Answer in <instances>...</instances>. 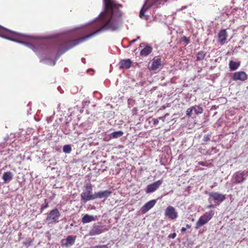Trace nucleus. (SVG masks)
<instances>
[{
	"instance_id": "b1692460",
	"label": "nucleus",
	"mask_w": 248,
	"mask_h": 248,
	"mask_svg": "<svg viewBox=\"0 0 248 248\" xmlns=\"http://www.w3.org/2000/svg\"><path fill=\"white\" fill-rule=\"evenodd\" d=\"M123 135V132L121 131H118L112 132L110 134V137L112 138H119Z\"/></svg>"
},
{
	"instance_id": "4c0bfd02",
	"label": "nucleus",
	"mask_w": 248,
	"mask_h": 248,
	"mask_svg": "<svg viewBox=\"0 0 248 248\" xmlns=\"http://www.w3.org/2000/svg\"><path fill=\"white\" fill-rule=\"evenodd\" d=\"M198 164L200 165H201V166H206L205 163L204 162H202V161L199 162Z\"/></svg>"
},
{
	"instance_id": "bb28decb",
	"label": "nucleus",
	"mask_w": 248,
	"mask_h": 248,
	"mask_svg": "<svg viewBox=\"0 0 248 248\" xmlns=\"http://www.w3.org/2000/svg\"><path fill=\"white\" fill-rule=\"evenodd\" d=\"M71 150V147L69 145H65L63 147V151L65 153H70Z\"/></svg>"
},
{
	"instance_id": "9d476101",
	"label": "nucleus",
	"mask_w": 248,
	"mask_h": 248,
	"mask_svg": "<svg viewBox=\"0 0 248 248\" xmlns=\"http://www.w3.org/2000/svg\"><path fill=\"white\" fill-rule=\"evenodd\" d=\"M218 43L221 45H224L228 37V33L226 30H221L219 31L217 35Z\"/></svg>"
},
{
	"instance_id": "39448f33",
	"label": "nucleus",
	"mask_w": 248,
	"mask_h": 248,
	"mask_svg": "<svg viewBox=\"0 0 248 248\" xmlns=\"http://www.w3.org/2000/svg\"><path fill=\"white\" fill-rule=\"evenodd\" d=\"M60 213L57 208L52 210L48 214L46 220L49 224L58 222L60 217Z\"/></svg>"
},
{
	"instance_id": "72a5a7b5",
	"label": "nucleus",
	"mask_w": 248,
	"mask_h": 248,
	"mask_svg": "<svg viewBox=\"0 0 248 248\" xmlns=\"http://www.w3.org/2000/svg\"><path fill=\"white\" fill-rule=\"evenodd\" d=\"M176 236V233L175 232L170 233L169 235V237L170 238H172V239L175 238Z\"/></svg>"
},
{
	"instance_id": "dca6fc26",
	"label": "nucleus",
	"mask_w": 248,
	"mask_h": 248,
	"mask_svg": "<svg viewBox=\"0 0 248 248\" xmlns=\"http://www.w3.org/2000/svg\"><path fill=\"white\" fill-rule=\"evenodd\" d=\"M132 63V62L129 59L122 60L119 62V68L121 69H128L131 67Z\"/></svg>"
},
{
	"instance_id": "f257e3e1",
	"label": "nucleus",
	"mask_w": 248,
	"mask_h": 248,
	"mask_svg": "<svg viewBox=\"0 0 248 248\" xmlns=\"http://www.w3.org/2000/svg\"><path fill=\"white\" fill-rule=\"evenodd\" d=\"M103 16L87 28L84 34L89 33L88 34L78 39L63 41L58 46L54 47V50H57L56 57H59L68 50L86 41L101 31L108 30L114 31L119 28L121 23L119 18H114L113 15L105 16L103 14Z\"/></svg>"
},
{
	"instance_id": "f03ea898",
	"label": "nucleus",
	"mask_w": 248,
	"mask_h": 248,
	"mask_svg": "<svg viewBox=\"0 0 248 248\" xmlns=\"http://www.w3.org/2000/svg\"><path fill=\"white\" fill-rule=\"evenodd\" d=\"M85 189L81 194V199L84 202L94 199V194H93V186L91 183L84 186Z\"/></svg>"
},
{
	"instance_id": "473e14b6",
	"label": "nucleus",
	"mask_w": 248,
	"mask_h": 248,
	"mask_svg": "<svg viewBox=\"0 0 248 248\" xmlns=\"http://www.w3.org/2000/svg\"><path fill=\"white\" fill-rule=\"evenodd\" d=\"M210 140V136L209 135H206L204 136L203 140L204 141H208Z\"/></svg>"
},
{
	"instance_id": "c9c22d12",
	"label": "nucleus",
	"mask_w": 248,
	"mask_h": 248,
	"mask_svg": "<svg viewBox=\"0 0 248 248\" xmlns=\"http://www.w3.org/2000/svg\"><path fill=\"white\" fill-rule=\"evenodd\" d=\"M167 0H154L155 3H160L161 1L166 2Z\"/></svg>"
},
{
	"instance_id": "4be33fe9",
	"label": "nucleus",
	"mask_w": 248,
	"mask_h": 248,
	"mask_svg": "<svg viewBox=\"0 0 248 248\" xmlns=\"http://www.w3.org/2000/svg\"><path fill=\"white\" fill-rule=\"evenodd\" d=\"M153 48L149 46H146L144 48L141 50L140 55L141 56H147L152 51Z\"/></svg>"
},
{
	"instance_id": "a211bd4d",
	"label": "nucleus",
	"mask_w": 248,
	"mask_h": 248,
	"mask_svg": "<svg viewBox=\"0 0 248 248\" xmlns=\"http://www.w3.org/2000/svg\"><path fill=\"white\" fill-rule=\"evenodd\" d=\"M13 177L14 174L12 172L10 171L4 172L2 176L3 183L7 184L9 183L13 179Z\"/></svg>"
},
{
	"instance_id": "6e6552de",
	"label": "nucleus",
	"mask_w": 248,
	"mask_h": 248,
	"mask_svg": "<svg viewBox=\"0 0 248 248\" xmlns=\"http://www.w3.org/2000/svg\"><path fill=\"white\" fill-rule=\"evenodd\" d=\"M165 215L171 220L175 219L178 217V213L175 209L171 206L167 207L165 211Z\"/></svg>"
},
{
	"instance_id": "7ed1b4c3",
	"label": "nucleus",
	"mask_w": 248,
	"mask_h": 248,
	"mask_svg": "<svg viewBox=\"0 0 248 248\" xmlns=\"http://www.w3.org/2000/svg\"><path fill=\"white\" fill-rule=\"evenodd\" d=\"M214 214V211L213 210H210L209 212H205L199 218L196 223L195 228L198 229L207 224L208 221L212 219Z\"/></svg>"
},
{
	"instance_id": "5701e85b",
	"label": "nucleus",
	"mask_w": 248,
	"mask_h": 248,
	"mask_svg": "<svg viewBox=\"0 0 248 248\" xmlns=\"http://www.w3.org/2000/svg\"><path fill=\"white\" fill-rule=\"evenodd\" d=\"M240 66V63L231 61L229 63V67L231 71L236 70Z\"/></svg>"
},
{
	"instance_id": "2f4dec72",
	"label": "nucleus",
	"mask_w": 248,
	"mask_h": 248,
	"mask_svg": "<svg viewBox=\"0 0 248 248\" xmlns=\"http://www.w3.org/2000/svg\"><path fill=\"white\" fill-rule=\"evenodd\" d=\"M90 248H108L107 245H97L92 247Z\"/></svg>"
},
{
	"instance_id": "412c9836",
	"label": "nucleus",
	"mask_w": 248,
	"mask_h": 248,
	"mask_svg": "<svg viewBox=\"0 0 248 248\" xmlns=\"http://www.w3.org/2000/svg\"><path fill=\"white\" fill-rule=\"evenodd\" d=\"M98 219L96 216H93L88 214L85 215L82 218V222L84 224L88 223Z\"/></svg>"
},
{
	"instance_id": "a19ab883",
	"label": "nucleus",
	"mask_w": 248,
	"mask_h": 248,
	"mask_svg": "<svg viewBox=\"0 0 248 248\" xmlns=\"http://www.w3.org/2000/svg\"><path fill=\"white\" fill-rule=\"evenodd\" d=\"M186 227L187 228L189 229L191 228V226L189 224H186Z\"/></svg>"
},
{
	"instance_id": "4468645a",
	"label": "nucleus",
	"mask_w": 248,
	"mask_h": 248,
	"mask_svg": "<svg viewBox=\"0 0 248 248\" xmlns=\"http://www.w3.org/2000/svg\"><path fill=\"white\" fill-rule=\"evenodd\" d=\"M103 228L104 226L93 225L89 234L91 236L100 234L104 232Z\"/></svg>"
},
{
	"instance_id": "c756f323",
	"label": "nucleus",
	"mask_w": 248,
	"mask_h": 248,
	"mask_svg": "<svg viewBox=\"0 0 248 248\" xmlns=\"http://www.w3.org/2000/svg\"><path fill=\"white\" fill-rule=\"evenodd\" d=\"M32 243V241L31 240H28L23 242V245L26 247H28L30 245H31Z\"/></svg>"
},
{
	"instance_id": "f8f14e48",
	"label": "nucleus",
	"mask_w": 248,
	"mask_h": 248,
	"mask_svg": "<svg viewBox=\"0 0 248 248\" xmlns=\"http://www.w3.org/2000/svg\"><path fill=\"white\" fill-rule=\"evenodd\" d=\"M209 195L210 197L212 198L214 201H217L219 202H222L226 199V195L222 194L218 192H210Z\"/></svg>"
},
{
	"instance_id": "1a4fd4ad",
	"label": "nucleus",
	"mask_w": 248,
	"mask_h": 248,
	"mask_svg": "<svg viewBox=\"0 0 248 248\" xmlns=\"http://www.w3.org/2000/svg\"><path fill=\"white\" fill-rule=\"evenodd\" d=\"M162 183L163 180H159L150 185H148L146 187V192L147 193H150L155 192L158 188Z\"/></svg>"
},
{
	"instance_id": "ea45409f",
	"label": "nucleus",
	"mask_w": 248,
	"mask_h": 248,
	"mask_svg": "<svg viewBox=\"0 0 248 248\" xmlns=\"http://www.w3.org/2000/svg\"><path fill=\"white\" fill-rule=\"evenodd\" d=\"M186 228H185V227H182V229H181V231H182V232H185V231H186Z\"/></svg>"
},
{
	"instance_id": "c85d7f7f",
	"label": "nucleus",
	"mask_w": 248,
	"mask_h": 248,
	"mask_svg": "<svg viewBox=\"0 0 248 248\" xmlns=\"http://www.w3.org/2000/svg\"><path fill=\"white\" fill-rule=\"evenodd\" d=\"M46 200H45V203L44 204H43L41 205V211H43V210H44L45 209H46L48 207V202H46Z\"/></svg>"
},
{
	"instance_id": "423d86ee",
	"label": "nucleus",
	"mask_w": 248,
	"mask_h": 248,
	"mask_svg": "<svg viewBox=\"0 0 248 248\" xmlns=\"http://www.w3.org/2000/svg\"><path fill=\"white\" fill-rule=\"evenodd\" d=\"M104 1L106 11L101 13L100 17H103V14H104L105 16L113 15V9L116 5L114 1L112 0H104Z\"/></svg>"
},
{
	"instance_id": "79ce46f5",
	"label": "nucleus",
	"mask_w": 248,
	"mask_h": 248,
	"mask_svg": "<svg viewBox=\"0 0 248 248\" xmlns=\"http://www.w3.org/2000/svg\"><path fill=\"white\" fill-rule=\"evenodd\" d=\"M159 119H160V120H164V117H160L158 118Z\"/></svg>"
},
{
	"instance_id": "aec40b11",
	"label": "nucleus",
	"mask_w": 248,
	"mask_h": 248,
	"mask_svg": "<svg viewBox=\"0 0 248 248\" xmlns=\"http://www.w3.org/2000/svg\"><path fill=\"white\" fill-rule=\"evenodd\" d=\"M155 2L152 3H150L148 1H146L144 4L143 5L142 8L140 11V18H143L145 16V13L147 11L151 6H152L154 4H155Z\"/></svg>"
},
{
	"instance_id": "0eeeda50",
	"label": "nucleus",
	"mask_w": 248,
	"mask_h": 248,
	"mask_svg": "<svg viewBox=\"0 0 248 248\" xmlns=\"http://www.w3.org/2000/svg\"><path fill=\"white\" fill-rule=\"evenodd\" d=\"M162 66L161 59L158 57H155L152 61L151 65L149 66L148 69L150 71H156L161 68Z\"/></svg>"
},
{
	"instance_id": "ddd939ff",
	"label": "nucleus",
	"mask_w": 248,
	"mask_h": 248,
	"mask_svg": "<svg viewBox=\"0 0 248 248\" xmlns=\"http://www.w3.org/2000/svg\"><path fill=\"white\" fill-rule=\"evenodd\" d=\"M156 202V201L155 200H152L146 202L140 209L141 213L145 214L155 206Z\"/></svg>"
},
{
	"instance_id": "20e7f679",
	"label": "nucleus",
	"mask_w": 248,
	"mask_h": 248,
	"mask_svg": "<svg viewBox=\"0 0 248 248\" xmlns=\"http://www.w3.org/2000/svg\"><path fill=\"white\" fill-rule=\"evenodd\" d=\"M0 36L16 42L22 43L17 40L16 33L0 26Z\"/></svg>"
},
{
	"instance_id": "2eb2a0df",
	"label": "nucleus",
	"mask_w": 248,
	"mask_h": 248,
	"mask_svg": "<svg viewBox=\"0 0 248 248\" xmlns=\"http://www.w3.org/2000/svg\"><path fill=\"white\" fill-rule=\"evenodd\" d=\"M245 174L244 172L237 171L233 175V179L235 180V184H239L242 183L245 180Z\"/></svg>"
},
{
	"instance_id": "cd10ccee",
	"label": "nucleus",
	"mask_w": 248,
	"mask_h": 248,
	"mask_svg": "<svg viewBox=\"0 0 248 248\" xmlns=\"http://www.w3.org/2000/svg\"><path fill=\"white\" fill-rule=\"evenodd\" d=\"M193 110V109L192 108V107L190 108H188V109H187L186 111V115L187 117H189L191 116L192 113V111Z\"/></svg>"
},
{
	"instance_id": "7c9ffc66",
	"label": "nucleus",
	"mask_w": 248,
	"mask_h": 248,
	"mask_svg": "<svg viewBox=\"0 0 248 248\" xmlns=\"http://www.w3.org/2000/svg\"><path fill=\"white\" fill-rule=\"evenodd\" d=\"M182 40L184 42L186 45H188L190 43V40L185 36L182 38Z\"/></svg>"
},
{
	"instance_id": "9b49d317",
	"label": "nucleus",
	"mask_w": 248,
	"mask_h": 248,
	"mask_svg": "<svg viewBox=\"0 0 248 248\" xmlns=\"http://www.w3.org/2000/svg\"><path fill=\"white\" fill-rule=\"evenodd\" d=\"M232 80L234 81L241 80L245 81L248 78V75L243 71L235 72L232 76Z\"/></svg>"
},
{
	"instance_id": "a878e982",
	"label": "nucleus",
	"mask_w": 248,
	"mask_h": 248,
	"mask_svg": "<svg viewBox=\"0 0 248 248\" xmlns=\"http://www.w3.org/2000/svg\"><path fill=\"white\" fill-rule=\"evenodd\" d=\"M205 56V53L203 51H200L198 52L197 54L196 61H199L203 60Z\"/></svg>"
},
{
	"instance_id": "58836bf2",
	"label": "nucleus",
	"mask_w": 248,
	"mask_h": 248,
	"mask_svg": "<svg viewBox=\"0 0 248 248\" xmlns=\"http://www.w3.org/2000/svg\"><path fill=\"white\" fill-rule=\"evenodd\" d=\"M214 207V206L213 204H210V205H209L208 206H207V208H213Z\"/></svg>"
},
{
	"instance_id": "e433bc0d",
	"label": "nucleus",
	"mask_w": 248,
	"mask_h": 248,
	"mask_svg": "<svg viewBox=\"0 0 248 248\" xmlns=\"http://www.w3.org/2000/svg\"><path fill=\"white\" fill-rule=\"evenodd\" d=\"M140 36H138V37H137V38L136 39H133V40H132V41H131L130 42V44L134 43H135L136 41H137L138 39H140Z\"/></svg>"
},
{
	"instance_id": "393cba45",
	"label": "nucleus",
	"mask_w": 248,
	"mask_h": 248,
	"mask_svg": "<svg viewBox=\"0 0 248 248\" xmlns=\"http://www.w3.org/2000/svg\"><path fill=\"white\" fill-rule=\"evenodd\" d=\"M192 108L196 114H201L203 112V108L198 106H193Z\"/></svg>"
},
{
	"instance_id": "f3484780",
	"label": "nucleus",
	"mask_w": 248,
	"mask_h": 248,
	"mask_svg": "<svg viewBox=\"0 0 248 248\" xmlns=\"http://www.w3.org/2000/svg\"><path fill=\"white\" fill-rule=\"evenodd\" d=\"M75 236L69 235L65 239L62 240V246H65L66 247L72 246L75 243Z\"/></svg>"
},
{
	"instance_id": "6ab92c4d",
	"label": "nucleus",
	"mask_w": 248,
	"mask_h": 248,
	"mask_svg": "<svg viewBox=\"0 0 248 248\" xmlns=\"http://www.w3.org/2000/svg\"><path fill=\"white\" fill-rule=\"evenodd\" d=\"M111 191L108 190L95 192L94 193V199L97 198L101 199L104 197L107 198L111 195Z\"/></svg>"
},
{
	"instance_id": "f704fd0d",
	"label": "nucleus",
	"mask_w": 248,
	"mask_h": 248,
	"mask_svg": "<svg viewBox=\"0 0 248 248\" xmlns=\"http://www.w3.org/2000/svg\"><path fill=\"white\" fill-rule=\"evenodd\" d=\"M153 124L156 125L158 124L159 121L157 119H153Z\"/></svg>"
}]
</instances>
